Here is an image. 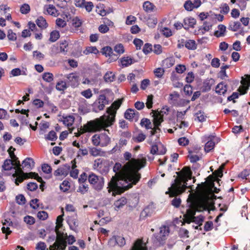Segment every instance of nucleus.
Masks as SVG:
<instances>
[{
    "instance_id": "obj_62",
    "label": "nucleus",
    "mask_w": 250,
    "mask_h": 250,
    "mask_svg": "<svg viewBox=\"0 0 250 250\" xmlns=\"http://www.w3.org/2000/svg\"><path fill=\"white\" fill-rule=\"evenodd\" d=\"M38 218L42 220H44L48 217V214L45 211H41L37 213Z\"/></svg>"
},
{
    "instance_id": "obj_39",
    "label": "nucleus",
    "mask_w": 250,
    "mask_h": 250,
    "mask_svg": "<svg viewBox=\"0 0 250 250\" xmlns=\"http://www.w3.org/2000/svg\"><path fill=\"white\" fill-rule=\"evenodd\" d=\"M154 7V5L148 1H145L143 4L144 9L147 12L153 11Z\"/></svg>"
},
{
    "instance_id": "obj_56",
    "label": "nucleus",
    "mask_w": 250,
    "mask_h": 250,
    "mask_svg": "<svg viewBox=\"0 0 250 250\" xmlns=\"http://www.w3.org/2000/svg\"><path fill=\"white\" fill-rule=\"evenodd\" d=\"M82 24L81 20H80L78 17L74 18L72 20V24L75 27H80Z\"/></svg>"
},
{
    "instance_id": "obj_31",
    "label": "nucleus",
    "mask_w": 250,
    "mask_h": 250,
    "mask_svg": "<svg viewBox=\"0 0 250 250\" xmlns=\"http://www.w3.org/2000/svg\"><path fill=\"white\" fill-rule=\"evenodd\" d=\"M185 47L190 50H195L197 48V44L194 40H188L184 42Z\"/></svg>"
},
{
    "instance_id": "obj_17",
    "label": "nucleus",
    "mask_w": 250,
    "mask_h": 250,
    "mask_svg": "<svg viewBox=\"0 0 250 250\" xmlns=\"http://www.w3.org/2000/svg\"><path fill=\"white\" fill-rule=\"evenodd\" d=\"M196 21L192 17H187L184 19L183 23V27L188 30L189 28H193L194 25L196 24Z\"/></svg>"
},
{
    "instance_id": "obj_7",
    "label": "nucleus",
    "mask_w": 250,
    "mask_h": 250,
    "mask_svg": "<svg viewBox=\"0 0 250 250\" xmlns=\"http://www.w3.org/2000/svg\"><path fill=\"white\" fill-rule=\"evenodd\" d=\"M93 144L95 146L102 147L107 146L110 143V138L104 132L94 135L92 137Z\"/></svg>"
},
{
    "instance_id": "obj_11",
    "label": "nucleus",
    "mask_w": 250,
    "mask_h": 250,
    "mask_svg": "<svg viewBox=\"0 0 250 250\" xmlns=\"http://www.w3.org/2000/svg\"><path fill=\"white\" fill-rule=\"evenodd\" d=\"M64 77L67 79L66 82L68 85L72 87L77 86L79 83V76L74 73H71L64 75Z\"/></svg>"
},
{
    "instance_id": "obj_40",
    "label": "nucleus",
    "mask_w": 250,
    "mask_h": 250,
    "mask_svg": "<svg viewBox=\"0 0 250 250\" xmlns=\"http://www.w3.org/2000/svg\"><path fill=\"white\" fill-rule=\"evenodd\" d=\"M99 53L98 50L95 46H88L83 51V53L88 55L90 53L97 54Z\"/></svg>"
},
{
    "instance_id": "obj_46",
    "label": "nucleus",
    "mask_w": 250,
    "mask_h": 250,
    "mask_svg": "<svg viewBox=\"0 0 250 250\" xmlns=\"http://www.w3.org/2000/svg\"><path fill=\"white\" fill-rule=\"evenodd\" d=\"M114 51L117 53V55L119 57V56H120L125 52V49L123 45L121 43L117 44L114 47Z\"/></svg>"
},
{
    "instance_id": "obj_29",
    "label": "nucleus",
    "mask_w": 250,
    "mask_h": 250,
    "mask_svg": "<svg viewBox=\"0 0 250 250\" xmlns=\"http://www.w3.org/2000/svg\"><path fill=\"white\" fill-rule=\"evenodd\" d=\"M22 164L24 167L31 169L34 167L35 162L32 158L28 157L22 162Z\"/></svg>"
},
{
    "instance_id": "obj_32",
    "label": "nucleus",
    "mask_w": 250,
    "mask_h": 250,
    "mask_svg": "<svg viewBox=\"0 0 250 250\" xmlns=\"http://www.w3.org/2000/svg\"><path fill=\"white\" fill-rule=\"evenodd\" d=\"M241 24L239 21H230L229 23V29L232 31H236L240 29Z\"/></svg>"
},
{
    "instance_id": "obj_38",
    "label": "nucleus",
    "mask_w": 250,
    "mask_h": 250,
    "mask_svg": "<svg viewBox=\"0 0 250 250\" xmlns=\"http://www.w3.org/2000/svg\"><path fill=\"white\" fill-rule=\"evenodd\" d=\"M166 149L165 148L163 150L159 151L158 146L154 145H152L150 149V153L152 154H164L166 153Z\"/></svg>"
},
{
    "instance_id": "obj_27",
    "label": "nucleus",
    "mask_w": 250,
    "mask_h": 250,
    "mask_svg": "<svg viewBox=\"0 0 250 250\" xmlns=\"http://www.w3.org/2000/svg\"><path fill=\"white\" fill-rule=\"evenodd\" d=\"M214 80L213 79H207L203 83V89L205 91L210 90L211 86L214 84Z\"/></svg>"
},
{
    "instance_id": "obj_35",
    "label": "nucleus",
    "mask_w": 250,
    "mask_h": 250,
    "mask_svg": "<svg viewBox=\"0 0 250 250\" xmlns=\"http://www.w3.org/2000/svg\"><path fill=\"white\" fill-rule=\"evenodd\" d=\"M14 166L13 162L11 159H6L2 165V169L4 170H11Z\"/></svg>"
},
{
    "instance_id": "obj_10",
    "label": "nucleus",
    "mask_w": 250,
    "mask_h": 250,
    "mask_svg": "<svg viewBox=\"0 0 250 250\" xmlns=\"http://www.w3.org/2000/svg\"><path fill=\"white\" fill-rule=\"evenodd\" d=\"M102 53L106 57H109L108 62H111L116 61L118 59V56L113 52L111 47L105 46L102 48Z\"/></svg>"
},
{
    "instance_id": "obj_48",
    "label": "nucleus",
    "mask_w": 250,
    "mask_h": 250,
    "mask_svg": "<svg viewBox=\"0 0 250 250\" xmlns=\"http://www.w3.org/2000/svg\"><path fill=\"white\" fill-rule=\"evenodd\" d=\"M195 120H197L201 122H204L206 119V116H205L204 112L201 111H199L197 112L195 114Z\"/></svg>"
},
{
    "instance_id": "obj_16",
    "label": "nucleus",
    "mask_w": 250,
    "mask_h": 250,
    "mask_svg": "<svg viewBox=\"0 0 250 250\" xmlns=\"http://www.w3.org/2000/svg\"><path fill=\"white\" fill-rule=\"evenodd\" d=\"M179 97L180 95L177 92H173L169 95V103L175 106H180V104L179 103V101H182L183 100L180 99Z\"/></svg>"
},
{
    "instance_id": "obj_49",
    "label": "nucleus",
    "mask_w": 250,
    "mask_h": 250,
    "mask_svg": "<svg viewBox=\"0 0 250 250\" xmlns=\"http://www.w3.org/2000/svg\"><path fill=\"white\" fill-rule=\"evenodd\" d=\"M169 233V228L168 226H163L160 228V234L162 236H166Z\"/></svg>"
},
{
    "instance_id": "obj_6",
    "label": "nucleus",
    "mask_w": 250,
    "mask_h": 250,
    "mask_svg": "<svg viewBox=\"0 0 250 250\" xmlns=\"http://www.w3.org/2000/svg\"><path fill=\"white\" fill-rule=\"evenodd\" d=\"M188 208L186 212L190 217H193L196 211L208 210V203L204 200L195 201L192 200L188 203Z\"/></svg>"
},
{
    "instance_id": "obj_20",
    "label": "nucleus",
    "mask_w": 250,
    "mask_h": 250,
    "mask_svg": "<svg viewBox=\"0 0 250 250\" xmlns=\"http://www.w3.org/2000/svg\"><path fill=\"white\" fill-rule=\"evenodd\" d=\"M12 225L13 223L10 221V219H5L3 222V227L1 228V230L3 233L6 234V239L7 238V235L11 233L9 226H12Z\"/></svg>"
},
{
    "instance_id": "obj_55",
    "label": "nucleus",
    "mask_w": 250,
    "mask_h": 250,
    "mask_svg": "<svg viewBox=\"0 0 250 250\" xmlns=\"http://www.w3.org/2000/svg\"><path fill=\"white\" fill-rule=\"evenodd\" d=\"M89 153L92 156L96 157L100 155L101 150L96 147H91L89 149Z\"/></svg>"
},
{
    "instance_id": "obj_53",
    "label": "nucleus",
    "mask_w": 250,
    "mask_h": 250,
    "mask_svg": "<svg viewBox=\"0 0 250 250\" xmlns=\"http://www.w3.org/2000/svg\"><path fill=\"white\" fill-rule=\"evenodd\" d=\"M30 8L28 4H23L20 8V11L22 14H26L29 12Z\"/></svg>"
},
{
    "instance_id": "obj_30",
    "label": "nucleus",
    "mask_w": 250,
    "mask_h": 250,
    "mask_svg": "<svg viewBox=\"0 0 250 250\" xmlns=\"http://www.w3.org/2000/svg\"><path fill=\"white\" fill-rule=\"evenodd\" d=\"M74 120L75 118L72 115H69L66 117H63V120L62 121L64 125L68 127H69L73 124Z\"/></svg>"
},
{
    "instance_id": "obj_9",
    "label": "nucleus",
    "mask_w": 250,
    "mask_h": 250,
    "mask_svg": "<svg viewBox=\"0 0 250 250\" xmlns=\"http://www.w3.org/2000/svg\"><path fill=\"white\" fill-rule=\"evenodd\" d=\"M108 104L106 96L104 94L100 95L98 99L93 104V111L98 112L104 109L105 105Z\"/></svg>"
},
{
    "instance_id": "obj_8",
    "label": "nucleus",
    "mask_w": 250,
    "mask_h": 250,
    "mask_svg": "<svg viewBox=\"0 0 250 250\" xmlns=\"http://www.w3.org/2000/svg\"><path fill=\"white\" fill-rule=\"evenodd\" d=\"M88 180L95 189L101 190L103 188L104 183L103 177L97 176L95 174L91 173L88 176Z\"/></svg>"
},
{
    "instance_id": "obj_12",
    "label": "nucleus",
    "mask_w": 250,
    "mask_h": 250,
    "mask_svg": "<svg viewBox=\"0 0 250 250\" xmlns=\"http://www.w3.org/2000/svg\"><path fill=\"white\" fill-rule=\"evenodd\" d=\"M163 122V120L160 116H157L156 117L153 118L154 127L153 128L152 127V130L150 131V136L157 134L158 132L159 133L161 131L159 126Z\"/></svg>"
},
{
    "instance_id": "obj_52",
    "label": "nucleus",
    "mask_w": 250,
    "mask_h": 250,
    "mask_svg": "<svg viewBox=\"0 0 250 250\" xmlns=\"http://www.w3.org/2000/svg\"><path fill=\"white\" fill-rule=\"evenodd\" d=\"M69 183L67 181H63L62 183L60 185V188L61 190L63 192H66L69 190L70 186L69 185Z\"/></svg>"
},
{
    "instance_id": "obj_25",
    "label": "nucleus",
    "mask_w": 250,
    "mask_h": 250,
    "mask_svg": "<svg viewBox=\"0 0 250 250\" xmlns=\"http://www.w3.org/2000/svg\"><path fill=\"white\" fill-rule=\"evenodd\" d=\"M127 203V200L125 197H122L120 199L116 201L114 204L116 210H118L122 208Z\"/></svg>"
},
{
    "instance_id": "obj_64",
    "label": "nucleus",
    "mask_w": 250,
    "mask_h": 250,
    "mask_svg": "<svg viewBox=\"0 0 250 250\" xmlns=\"http://www.w3.org/2000/svg\"><path fill=\"white\" fill-rule=\"evenodd\" d=\"M25 198L22 194L16 196L17 203L19 205H23L25 203Z\"/></svg>"
},
{
    "instance_id": "obj_24",
    "label": "nucleus",
    "mask_w": 250,
    "mask_h": 250,
    "mask_svg": "<svg viewBox=\"0 0 250 250\" xmlns=\"http://www.w3.org/2000/svg\"><path fill=\"white\" fill-rule=\"evenodd\" d=\"M241 83L242 85L239 87L238 90L241 95H244L247 93L249 89V85L245 79L242 80Z\"/></svg>"
},
{
    "instance_id": "obj_3",
    "label": "nucleus",
    "mask_w": 250,
    "mask_h": 250,
    "mask_svg": "<svg viewBox=\"0 0 250 250\" xmlns=\"http://www.w3.org/2000/svg\"><path fill=\"white\" fill-rule=\"evenodd\" d=\"M177 177L174 180V182L168 188V191L170 196H175L184 192L188 186V180L192 179V171L190 168L188 167H184L182 169L178 172H176Z\"/></svg>"
},
{
    "instance_id": "obj_47",
    "label": "nucleus",
    "mask_w": 250,
    "mask_h": 250,
    "mask_svg": "<svg viewBox=\"0 0 250 250\" xmlns=\"http://www.w3.org/2000/svg\"><path fill=\"white\" fill-rule=\"evenodd\" d=\"M45 138L46 140H47L54 141L57 140V136L56 133L54 131L52 130V131H50L48 133V134H47L45 136Z\"/></svg>"
},
{
    "instance_id": "obj_60",
    "label": "nucleus",
    "mask_w": 250,
    "mask_h": 250,
    "mask_svg": "<svg viewBox=\"0 0 250 250\" xmlns=\"http://www.w3.org/2000/svg\"><path fill=\"white\" fill-rule=\"evenodd\" d=\"M33 56L38 60H42L44 57V55L42 53L38 51H33Z\"/></svg>"
},
{
    "instance_id": "obj_37",
    "label": "nucleus",
    "mask_w": 250,
    "mask_h": 250,
    "mask_svg": "<svg viewBox=\"0 0 250 250\" xmlns=\"http://www.w3.org/2000/svg\"><path fill=\"white\" fill-rule=\"evenodd\" d=\"M62 212L63 213V208L62 209ZM63 216V213L61 215L58 216L56 220V226L55 227V231L57 232V231H60L59 230V229L62 227V222L63 221L62 217Z\"/></svg>"
},
{
    "instance_id": "obj_18",
    "label": "nucleus",
    "mask_w": 250,
    "mask_h": 250,
    "mask_svg": "<svg viewBox=\"0 0 250 250\" xmlns=\"http://www.w3.org/2000/svg\"><path fill=\"white\" fill-rule=\"evenodd\" d=\"M127 141L124 138H121L119 142L116 146L111 149V151L112 153L116 152H120L123 149V147L126 146Z\"/></svg>"
},
{
    "instance_id": "obj_50",
    "label": "nucleus",
    "mask_w": 250,
    "mask_h": 250,
    "mask_svg": "<svg viewBox=\"0 0 250 250\" xmlns=\"http://www.w3.org/2000/svg\"><path fill=\"white\" fill-rule=\"evenodd\" d=\"M188 233L187 229L184 228H180L179 230L178 234L180 238H188Z\"/></svg>"
},
{
    "instance_id": "obj_14",
    "label": "nucleus",
    "mask_w": 250,
    "mask_h": 250,
    "mask_svg": "<svg viewBox=\"0 0 250 250\" xmlns=\"http://www.w3.org/2000/svg\"><path fill=\"white\" fill-rule=\"evenodd\" d=\"M70 170V166L64 165L59 167L54 172V175L56 176H66Z\"/></svg>"
},
{
    "instance_id": "obj_2",
    "label": "nucleus",
    "mask_w": 250,
    "mask_h": 250,
    "mask_svg": "<svg viewBox=\"0 0 250 250\" xmlns=\"http://www.w3.org/2000/svg\"><path fill=\"white\" fill-rule=\"evenodd\" d=\"M123 101L124 98H122L114 101L110 106L107 108V115H104L96 121L88 122L83 127H81L77 133H75V136L79 137L84 132H95L111 125L115 121L117 110L120 107Z\"/></svg>"
},
{
    "instance_id": "obj_43",
    "label": "nucleus",
    "mask_w": 250,
    "mask_h": 250,
    "mask_svg": "<svg viewBox=\"0 0 250 250\" xmlns=\"http://www.w3.org/2000/svg\"><path fill=\"white\" fill-rule=\"evenodd\" d=\"M140 125L142 126H145L146 129H151L152 125L150 120L147 118H143L141 120Z\"/></svg>"
},
{
    "instance_id": "obj_54",
    "label": "nucleus",
    "mask_w": 250,
    "mask_h": 250,
    "mask_svg": "<svg viewBox=\"0 0 250 250\" xmlns=\"http://www.w3.org/2000/svg\"><path fill=\"white\" fill-rule=\"evenodd\" d=\"M7 38L10 41H15L17 40V36L12 30L9 29L7 32Z\"/></svg>"
},
{
    "instance_id": "obj_34",
    "label": "nucleus",
    "mask_w": 250,
    "mask_h": 250,
    "mask_svg": "<svg viewBox=\"0 0 250 250\" xmlns=\"http://www.w3.org/2000/svg\"><path fill=\"white\" fill-rule=\"evenodd\" d=\"M175 63V59L173 57L167 58L163 61V65L166 68L172 66Z\"/></svg>"
},
{
    "instance_id": "obj_59",
    "label": "nucleus",
    "mask_w": 250,
    "mask_h": 250,
    "mask_svg": "<svg viewBox=\"0 0 250 250\" xmlns=\"http://www.w3.org/2000/svg\"><path fill=\"white\" fill-rule=\"evenodd\" d=\"M164 72V69L161 67L157 68L154 70L156 77L158 78H161L163 76Z\"/></svg>"
},
{
    "instance_id": "obj_61",
    "label": "nucleus",
    "mask_w": 250,
    "mask_h": 250,
    "mask_svg": "<svg viewBox=\"0 0 250 250\" xmlns=\"http://www.w3.org/2000/svg\"><path fill=\"white\" fill-rule=\"evenodd\" d=\"M143 52L145 54H147L152 51V46L151 44L146 43L143 47Z\"/></svg>"
},
{
    "instance_id": "obj_5",
    "label": "nucleus",
    "mask_w": 250,
    "mask_h": 250,
    "mask_svg": "<svg viewBox=\"0 0 250 250\" xmlns=\"http://www.w3.org/2000/svg\"><path fill=\"white\" fill-rule=\"evenodd\" d=\"M12 161L13 162L14 166H15V167H14L15 173L13 174L12 176L13 177H16L15 182L17 185H19V183L22 182L24 179H26L27 177H29V175L34 176V177L37 178L39 181L42 180V178L40 177L37 173L35 172H23L21 167L20 162L18 160V158L17 160L14 159V160L12 159Z\"/></svg>"
},
{
    "instance_id": "obj_42",
    "label": "nucleus",
    "mask_w": 250,
    "mask_h": 250,
    "mask_svg": "<svg viewBox=\"0 0 250 250\" xmlns=\"http://www.w3.org/2000/svg\"><path fill=\"white\" fill-rule=\"evenodd\" d=\"M215 143L210 139L208 140L205 144V151L208 152L214 148Z\"/></svg>"
},
{
    "instance_id": "obj_58",
    "label": "nucleus",
    "mask_w": 250,
    "mask_h": 250,
    "mask_svg": "<svg viewBox=\"0 0 250 250\" xmlns=\"http://www.w3.org/2000/svg\"><path fill=\"white\" fill-rule=\"evenodd\" d=\"M211 27L212 25L210 23L205 21L204 22L203 27L200 28V30H204V32H202L203 34H204L205 32L208 31L211 29Z\"/></svg>"
},
{
    "instance_id": "obj_13",
    "label": "nucleus",
    "mask_w": 250,
    "mask_h": 250,
    "mask_svg": "<svg viewBox=\"0 0 250 250\" xmlns=\"http://www.w3.org/2000/svg\"><path fill=\"white\" fill-rule=\"evenodd\" d=\"M139 113L134 109H128L125 113V117L129 120L134 119L135 121L138 120Z\"/></svg>"
},
{
    "instance_id": "obj_57",
    "label": "nucleus",
    "mask_w": 250,
    "mask_h": 250,
    "mask_svg": "<svg viewBox=\"0 0 250 250\" xmlns=\"http://www.w3.org/2000/svg\"><path fill=\"white\" fill-rule=\"evenodd\" d=\"M220 9V13L224 14H227L229 11V7L227 3H223L221 4Z\"/></svg>"
},
{
    "instance_id": "obj_26",
    "label": "nucleus",
    "mask_w": 250,
    "mask_h": 250,
    "mask_svg": "<svg viewBox=\"0 0 250 250\" xmlns=\"http://www.w3.org/2000/svg\"><path fill=\"white\" fill-rule=\"evenodd\" d=\"M68 87L67 83L64 81H59L57 83L56 89L59 91H64Z\"/></svg>"
},
{
    "instance_id": "obj_44",
    "label": "nucleus",
    "mask_w": 250,
    "mask_h": 250,
    "mask_svg": "<svg viewBox=\"0 0 250 250\" xmlns=\"http://www.w3.org/2000/svg\"><path fill=\"white\" fill-rule=\"evenodd\" d=\"M188 157L189 159L190 162L193 163L198 161L201 158V156L194 154L191 151H189Z\"/></svg>"
},
{
    "instance_id": "obj_63",
    "label": "nucleus",
    "mask_w": 250,
    "mask_h": 250,
    "mask_svg": "<svg viewBox=\"0 0 250 250\" xmlns=\"http://www.w3.org/2000/svg\"><path fill=\"white\" fill-rule=\"evenodd\" d=\"M132 250H147L146 244H134Z\"/></svg>"
},
{
    "instance_id": "obj_15",
    "label": "nucleus",
    "mask_w": 250,
    "mask_h": 250,
    "mask_svg": "<svg viewBox=\"0 0 250 250\" xmlns=\"http://www.w3.org/2000/svg\"><path fill=\"white\" fill-rule=\"evenodd\" d=\"M43 13L45 14H48L54 17L58 16V11L52 4L45 5L43 7Z\"/></svg>"
},
{
    "instance_id": "obj_33",
    "label": "nucleus",
    "mask_w": 250,
    "mask_h": 250,
    "mask_svg": "<svg viewBox=\"0 0 250 250\" xmlns=\"http://www.w3.org/2000/svg\"><path fill=\"white\" fill-rule=\"evenodd\" d=\"M169 111V108L167 106L164 107L160 111H155L153 115L154 117L160 116L163 120V116L165 114H167Z\"/></svg>"
},
{
    "instance_id": "obj_21",
    "label": "nucleus",
    "mask_w": 250,
    "mask_h": 250,
    "mask_svg": "<svg viewBox=\"0 0 250 250\" xmlns=\"http://www.w3.org/2000/svg\"><path fill=\"white\" fill-rule=\"evenodd\" d=\"M110 243H116L119 246L123 247L125 244V241L124 237L122 236H114L110 239Z\"/></svg>"
},
{
    "instance_id": "obj_41",
    "label": "nucleus",
    "mask_w": 250,
    "mask_h": 250,
    "mask_svg": "<svg viewBox=\"0 0 250 250\" xmlns=\"http://www.w3.org/2000/svg\"><path fill=\"white\" fill-rule=\"evenodd\" d=\"M104 79L106 82H113L115 79V75L112 72L108 71L104 75Z\"/></svg>"
},
{
    "instance_id": "obj_23",
    "label": "nucleus",
    "mask_w": 250,
    "mask_h": 250,
    "mask_svg": "<svg viewBox=\"0 0 250 250\" xmlns=\"http://www.w3.org/2000/svg\"><path fill=\"white\" fill-rule=\"evenodd\" d=\"M120 61L123 67H127L134 62L133 59L128 56L122 57Z\"/></svg>"
},
{
    "instance_id": "obj_51",
    "label": "nucleus",
    "mask_w": 250,
    "mask_h": 250,
    "mask_svg": "<svg viewBox=\"0 0 250 250\" xmlns=\"http://www.w3.org/2000/svg\"><path fill=\"white\" fill-rule=\"evenodd\" d=\"M68 47V43L66 41H64L60 43V52L64 54H65L67 52V47Z\"/></svg>"
},
{
    "instance_id": "obj_36",
    "label": "nucleus",
    "mask_w": 250,
    "mask_h": 250,
    "mask_svg": "<svg viewBox=\"0 0 250 250\" xmlns=\"http://www.w3.org/2000/svg\"><path fill=\"white\" fill-rule=\"evenodd\" d=\"M42 79L46 82L50 83L53 81V74L50 72H44L42 75Z\"/></svg>"
},
{
    "instance_id": "obj_28",
    "label": "nucleus",
    "mask_w": 250,
    "mask_h": 250,
    "mask_svg": "<svg viewBox=\"0 0 250 250\" xmlns=\"http://www.w3.org/2000/svg\"><path fill=\"white\" fill-rule=\"evenodd\" d=\"M36 22L37 25L42 29H45L47 26L48 24L45 20V19L42 17H39L36 21Z\"/></svg>"
},
{
    "instance_id": "obj_22",
    "label": "nucleus",
    "mask_w": 250,
    "mask_h": 250,
    "mask_svg": "<svg viewBox=\"0 0 250 250\" xmlns=\"http://www.w3.org/2000/svg\"><path fill=\"white\" fill-rule=\"evenodd\" d=\"M227 91V85L223 82L217 84L215 88V91L219 95H224Z\"/></svg>"
},
{
    "instance_id": "obj_45",
    "label": "nucleus",
    "mask_w": 250,
    "mask_h": 250,
    "mask_svg": "<svg viewBox=\"0 0 250 250\" xmlns=\"http://www.w3.org/2000/svg\"><path fill=\"white\" fill-rule=\"evenodd\" d=\"M60 37V33L59 31L54 30L51 32L49 41L51 42H56Z\"/></svg>"
},
{
    "instance_id": "obj_1",
    "label": "nucleus",
    "mask_w": 250,
    "mask_h": 250,
    "mask_svg": "<svg viewBox=\"0 0 250 250\" xmlns=\"http://www.w3.org/2000/svg\"><path fill=\"white\" fill-rule=\"evenodd\" d=\"M132 155L129 152L124 154V159L128 161L122 166L119 163H116L113 168L115 173L108 184V191H112V195L121 194L125 190L136 185L141 178L139 170L144 167L146 164V159H131Z\"/></svg>"
},
{
    "instance_id": "obj_19",
    "label": "nucleus",
    "mask_w": 250,
    "mask_h": 250,
    "mask_svg": "<svg viewBox=\"0 0 250 250\" xmlns=\"http://www.w3.org/2000/svg\"><path fill=\"white\" fill-rule=\"evenodd\" d=\"M153 212L154 209L152 206H148L141 212L140 218L142 219H145L146 217L150 216Z\"/></svg>"
},
{
    "instance_id": "obj_4",
    "label": "nucleus",
    "mask_w": 250,
    "mask_h": 250,
    "mask_svg": "<svg viewBox=\"0 0 250 250\" xmlns=\"http://www.w3.org/2000/svg\"><path fill=\"white\" fill-rule=\"evenodd\" d=\"M57 232L58 235V242H55L50 246V250H64L67 244L72 245L76 241L75 237L72 235H68L66 233L57 231Z\"/></svg>"
}]
</instances>
